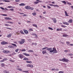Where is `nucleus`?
<instances>
[{"label": "nucleus", "instance_id": "obj_2", "mask_svg": "<svg viewBox=\"0 0 73 73\" xmlns=\"http://www.w3.org/2000/svg\"><path fill=\"white\" fill-rule=\"evenodd\" d=\"M25 42V39H23L19 41V43L20 44H23Z\"/></svg>", "mask_w": 73, "mask_h": 73}, {"label": "nucleus", "instance_id": "obj_25", "mask_svg": "<svg viewBox=\"0 0 73 73\" xmlns=\"http://www.w3.org/2000/svg\"><path fill=\"white\" fill-rule=\"evenodd\" d=\"M64 13L65 14V16H69V15L68 14V13L66 11H65Z\"/></svg>", "mask_w": 73, "mask_h": 73}, {"label": "nucleus", "instance_id": "obj_33", "mask_svg": "<svg viewBox=\"0 0 73 73\" xmlns=\"http://www.w3.org/2000/svg\"><path fill=\"white\" fill-rule=\"evenodd\" d=\"M4 25L5 26H6V27H9V26H10V25L8 24H5Z\"/></svg>", "mask_w": 73, "mask_h": 73}, {"label": "nucleus", "instance_id": "obj_21", "mask_svg": "<svg viewBox=\"0 0 73 73\" xmlns=\"http://www.w3.org/2000/svg\"><path fill=\"white\" fill-rule=\"evenodd\" d=\"M62 36V37H67L68 36V35L66 34H64Z\"/></svg>", "mask_w": 73, "mask_h": 73}, {"label": "nucleus", "instance_id": "obj_9", "mask_svg": "<svg viewBox=\"0 0 73 73\" xmlns=\"http://www.w3.org/2000/svg\"><path fill=\"white\" fill-rule=\"evenodd\" d=\"M4 19L5 20H12V19L10 18L9 17H6L4 18Z\"/></svg>", "mask_w": 73, "mask_h": 73}, {"label": "nucleus", "instance_id": "obj_16", "mask_svg": "<svg viewBox=\"0 0 73 73\" xmlns=\"http://www.w3.org/2000/svg\"><path fill=\"white\" fill-rule=\"evenodd\" d=\"M72 22H73V21H72V19H69V21H68V23H72Z\"/></svg>", "mask_w": 73, "mask_h": 73}, {"label": "nucleus", "instance_id": "obj_18", "mask_svg": "<svg viewBox=\"0 0 73 73\" xmlns=\"http://www.w3.org/2000/svg\"><path fill=\"white\" fill-rule=\"evenodd\" d=\"M62 29L60 28V29H57L56 31H62Z\"/></svg>", "mask_w": 73, "mask_h": 73}, {"label": "nucleus", "instance_id": "obj_19", "mask_svg": "<svg viewBox=\"0 0 73 73\" xmlns=\"http://www.w3.org/2000/svg\"><path fill=\"white\" fill-rule=\"evenodd\" d=\"M0 8L2 10H8V9H7L6 8H5L4 9V8L3 7H0Z\"/></svg>", "mask_w": 73, "mask_h": 73}, {"label": "nucleus", "instance_id": "obj_38", "mask_svg": "<svg viewBox=\"0 0 73 73\" xmlns=\"http://www.w3.org/2000/svg\"><path fill=\"white\" fill-rule=\"evenodd\" d=\"M61 27H62V28H65V27H66V26H65L64 25H61Z\"/></svg>", "mask_w": 73, "mask_h": 73}, {"label": "nucleus", "instance_id": "obj_59", "mask_svg": "<svg viewBox=\"0 0 73 73\" xmlns=\"http://www.w3.org/2000/svg\"><path fill=\"white\" fill-rule=\"evenodd\" d=\"M4 60H1L0 61V62H4Z\"/></svg>", "mask_w": 73, "mask_h": 73}, {"label": "nucleus", "instance_id": "obj_62", "mask_svg": "<svg viewBox=\"0 0 73 73\" xmlns=\"http://www.w3.org/2000/svg\"><path fill=\"white\" fill-rule=\"evenodd\" d=\"M67 4H68L69 5H71V3H70L69 2H68Z\"/></svg>", "mask_w": 73, "mask_h": 73}, {"label": "nucleus", "instance_id": "obj_17", "mask_svg": "<svg viewBox=\"0 0 73 73\" xmlns=\"http://www.w3.org/2000/svg\"><path fill=\"white\" fill-rule=\"evenodd\" d=\"M11 36H12V34H9L7 36V37H8V38H9L10 37H11Z\"/></svg>", "mask_w": 73, "mask_h": 73}, {"label": "nucleus", "instance_id": "obj_20", "mask_svg": "<svg viewBox=\"0 0 73 73\" xmlns=\"http://www.w3.org/2000/svg\"><path fill=\"white\" fill-rule=\"evenodd\" d=\"M20 6H24L25 5V4L24 3H22L19 4Z\"/></svg>", "mask_w": 73, "mask_h": 73}, {"label": "nucleus", "instance_id": "obj_24", "mask_svg": "<svg viewBox=\"0 0 73 73\" xmlns=\"http://www.w3.org/2000/svg\"><path fill=\"white\" fill-rule=\"evenodd\" d=\"M61 2L63 3V4H64L65 5H66V2H65V1H61Z\"/></svg>", "mask_w": 73, "mask_h": 73}, {"label": "nucleus", "instance_id": "obj_12", "mask_svg": "<svg viewBox=\"0 0 73 73\" xmlns=\"http://www.w3.org/2000/svg\"><path fill=\"white\" fill-rule=\"evenodd\" d=\"M56 50V48H53V50L50 51L49 52H50V53H52V52H54Z\"/></svg>", "mask_w": 73, "mask_h": 73}, {"label": "nucleus", "instance_id": "obj_45", "mask_svg": "<svg viewBox=\"0 0 73 73\" xmlns=\"http://www.w3.org/2000/svg\"><path fill=\"white\" fill-rule=\"evenodd\" d=\"M8 48H12V46H8Z\"/></svg>", "mask_w": 73, "mask_h": 73}, {"label": "nucleus", "instance_id": "obj_49", "mask_svg": "<svg viewBox=\"0 0 73 73\" xmlns=\"http://www.w3.org/2000/svg\"><path fill=\"white\" fill-rule=\"evenodd\" d=\"M2 16H7V15L6 14H2L1 15Z\"/></svg>", "mask_w": 73, "mask_h": 73}, {"label": "nucleus", "instance_id": "obj_55", "mask_svg": "<svg viewBox=\"0 0 73 73\" xmlns=\"http://www.w3.org/2000/svg\"><path fill=\"white\" fill-rule=\"evenodd\" d=\"M20 1V0H15V1H16V2H19Z\"/></svg>", "mask_w": 73, "mask_h": 73}, {"label": "nucleus", "instance_id": "obj_32", "mask_svg": "<svg viewBox=\"0 0 73 73\" xmlns=\"http://www.w3.org/2000/svg\"><path fill=\"white\" fill-rule=\"evenodd\" d=\"M19 49L18 48H17V49H16L15 50V52L17 53V52H18V51H19Z\"/></svg>", "mask_w": 73, "mask_h": 73}, {"label": "nucleus", "instance_id": "obj_22", "mask_svg": "<svg viewBox=\"0 0 73 73\" xmlns=\"http://www.w3.org/2000/svg\"><path fill=\"white\" fill-rule=\"evenodd\" d=\"M47 50H48L49 51H50V50H52V48H48L47 49Z\"/></svg>", "mask_w": 73, "mask_h": 73}, {"label": "nucleus", "instance_id": "obj_61", "mask_svg": "<svg viewBox=\"0 0 73 73\" xmlns=\"http://www.w3.org/2000/svg\"><path fill=\"white\" fill-rule=\"evenodd\" d=\"M64 52H68V51L67 50H65L64 51Z\"/></svg>", "mask_w": 73, "mask_h": 73}, {"label": "nucleus", "instance_id": "obj_28", "mask_svg": "<svg viewBox=\"0 0 73 73\" xmlns=\"http://www.w3.org/2000/svg\"><path fill=\"white\" fill-rule=\"evenodd\" d=\"M1 66H2V67H4V66H5V64H4V63H1Z\"/></svg>", "mask_w": 73, "mask_h": 73}, {"label": "nucleus", "instance_id": "obj_11", "mask_svg": "<svg viewBox=\"0 0 73 73\" xmlns=\"http://www.w3.org/2000/svg\"><path fill=\"white\" fill-rule=\"evenodd\" d=\"M25 8L26 9H31V7L30 6H26Z\"/></svg>", "mask_w": 73, "mask_h": 73}, {"label": "nucleus", "instance_id": "obj_60", "mask_svg": "<svg viewBox=\"0 0 73 73\" xmlns=\"http://www.w3.org/2000/svg\"><path fill=\"white\" fill-rule=\"evenodd\" d=\"M52 70H55L56 71V69L55 68H52Z\"/></svg>", "mask_w": 73, "mask_h": 73}, {"label": "nucleus", "instance_id": "obj_7", "mask_svg": "<svg viewBox=\"0 0 73 73\" xmlns=\"http://www.w3.org/2000/svg\"><path fill=\"white\" fill-rule=\"evenodd\" d=\"M49 5L50 6H53L54 7H58V8L59 7V6L57 5H54L53 4H50Z\"/></svg>", "mask_w": 73, "mask_h": 73}, {"label": "nucleus", "instance_id": "obj_50", "mask_svg": "<svg viewBox=\"0 0 73 73\" xmlns=\"http://www.w3.org/2000/svg\"><path fill=\"white\" fill-rule=\"evenodd\" d=\"M34 8H33V7H30V9H31V10H33V9H34Z\"/></svg>", "mask_w": 73, "mask_h": 73}, {"label": "nucleus", "instance_id": "obj_47", "mask_svg": "<svg viewBox=\"0 0 73 73\" xmlns=\"http://www.w3.org/2000/svg\"><path fill=\"white\" fill-rule=\"evenodd\" d=\"M57 50H55V51H54V52H53V53H57Z\"/></svg>", "mask_w": 73, "mask_h": 73}, {"label": "nucleus", "instance_id": "obj_14", "mask_svg": "<svg viewBox=\"0 0 73 73\" xmlns=\"http://www.w3.org/2000/svg\"><path fill=\"white\" fill-rule=\"evenodd\" d=\"M63 24L65 25H69V24L68 23V22H63Z\"/></svg>", "mask_w": 73, "mask_h": 73}, {"label": "nucleus", "instance_id": "obj_36", "mask_svg": "<svg viewBox=\"0 0 73 73\" xmlns=\"http://www.w3.org/2000/svg\"><path fill=\"white\" fill-rule=\"evenodd\" d=\"M48 28L49 29H50V30H51V31H53V28L50 27H48Z\"/></svg>", "mask_w": 73, "mask_h": 73}, {"label": "nucleus", "instance_id": "obj_27", "mask_svg": "<svg viewBox=\"0 0 73 73\" xmlns=\"http://www.w3.org/2000/svg\"><path fill=\"white\" fill-rule=\"evenodd\" d=\"M29 31L30 32H33V29H32V28H31L29 29Z\"/></svg>", "mask_w": 73, "mask_h": 73}, {"label": "nucleus", "instance_id": "obj_35", "mask_svg": "<svg viewBox=\"0 0 73 73\" xmlns=\"http://www.w3.org/2000/svg\"><path fill=\"white\" fill-rule=\"evenodd\" d=\"M23 60H28L29 59L27 58H25L23 59Z\"/></svg>", "mask_w": 73, "mask_h": 73}, {"label": "nucleus", "instance_id": "obj_8", "mask_svg": "<svg viewBox=\"0 0 73 73\" xmlns=\"http://www.w3.org/2000/svg\"><path fill=\"white\" fill-rule=\"evenodd\" d=\"M23 31L24 32L26 35H27V34H28V33H29V32H28V31L26 30H25L24 29L23 30Z\"/></svg>", "mask_w": 73, "mask_h": 73}, {"label": "nucleus", "instance_id": "obj_15", "mask_svg": "<svg viewBox=\"0 0 73 73\" xmlns=\"http://www.w3.org/2000/svg\"><path fill=\"white\" fill-rule=\"evenodd\" d=\"M46 51L45 50H44L42 51V53L43 54H45L46 53Z\"/></svg>", "mask_w": 73, "mask_h": 73}, {"label": "nucleus", "instance_id": "obj_64", "mask_svg": "<svg viewBox=\"0 0 73 73\" xmlns=\"http://www.w3.org/2000/svg\"><path fill=\"white\" fill-rule=\"evenodd\" d=\"M30 65V64H28L27 65V67H29Z\"/></svg>", "mask_w": 73, "mask_h": 73}, {"label": "nucleus", "instance_id": "obj_10", "mask_svg": "<svg viewBox=\"0 0 73 73\" xmlns=\"http://www.w3.org/2000/svg\"><path fill=\"white\" fill-rule=\"evenodd\" d=\"M18 56L20 58L22 59L23 58V55H22L21 54H20L18 55Z\"/></svg>", "mask_w": 73, "mask_h": 73}, {"label": "nucleus", "instance_id": "obj_23", "mask_svg": "<svg viewBox=\"0 0 73 73\" xmlns=\"http://www.w3.org/2000/svg\"><path fill=\"white\" fill-rule=\"evenodd\" d=\"M6 23H7L8 24H13V22L9 21L6 22Z\"/></svg>", "mask_w": 73, "mask_h": 73}, {"label": "nucleus", "instance_id": "obj_56", "mask_svg": "<svg viewBox=\"0 0 73 73\" xmlns=\"http://www.w3.org/2000/svg\"><path fill=\"white\" fill-rule=\"evenodd\" d=\"M32 62L31 61H29V64H32Z\"/></svg>", "mask_w": 73, "mask_h": 73}, {"label": "nucleus", "instance_id": "obj_1", "mask_svg": "<svg viewBox=\"0 0 73 73\" xmlns=\"http://www.w3.org/2000/svg\"><path fill=\"white\" fill-rule=\"evenodd\" d=\"M59 61H63V62H69V60H68L67 59H66L65 58H64L62 59H59Z\"/></svg>", "mask_w": 73, "mask_h": 73}, {"label": "nucleus", "instance_id": "obj_57", "mask_svg": "<svg viewBox=\"0 0 73 73\" xmlns=\"http://www.w3.org/2000/svg\"><path fill=\"white\" fill-rule=\"evenodd\" d=\"M6 29H9V30H12V29L11 28H8L7 27H6Z\"/></svg>", "mask_w": 73, "mask_h": 73}, {"label": "nucleus", "instance_id": "obj_43", "mask_svg": "<svg viewBox=\"0 0 73 73\" xmlns=\"http://www.w3.org/2000/svg\"><path fill=\"white\" fill-rule=\"evenodd\" d=\"M2 1H5V2H9L10 1H9L6 0H3Z\"/></svg>", "mask_w": 73, "mask_h": 73}, {"label": "nucleus", "instance_id": "obj_37", "mask_svg": "<svg viewBox=\"0 0 73 73\" xmlns=\"http://www.w3.org/2000/svg\"><path fill=\"white\" fill-rule=\"evenodd\" d=\"M29 70L28 71H23V72H25V73H29V72H28Z\"/></svg>", "mask_w": 73, "mask_h": 73}, {"label": "nucleus", "instance_id": "obj_39", "mask_svg": "<svg viewBox=\"0 0 73 73\" xmlns=\"http://www.w3.org/2000/svg\"><path fill=\"white\" fill-rule=\"evenodd\" d=\"M17 70H19V71H22V69L20 68H17Z\"/></svg>", "mask_w": 73, "mask_h": 73}, {"label": "nucleus", "instance_id": "obj_30", "mask_svg": "<svg viewBox=\"0 0 73 73\" xmlns=\"http://www.w3.org/2000/svg\"><path fill=\"white\" fill-rule=\"evenodd\" d=\"M32 34H33V35H34V36H35L36 37H37V35H36V34L35 33H33Z\"/></svg>", "mask_w": 73, "mask_h": 73}, {"label": "nucleus", "instance_id": "obj_42", "mask_svg": "<svg viewBox=\"0 0 73 73\" xmlns=\"http://www.w3.org/2000/svg\"><path fill=\"white\" fill-rule=\"evenodd\" d=\"M48 48V47H44L42 48V50H44L45 49H46Z\"/></svg>", "mask_w": 73, "mask_h": 73}, {"label": "nucleus", "instance_id": "obj_13", "mask_svg": "<svg viewBox=\"0 0 73 73\" xmlns=\"http://www.w3.org/2000/svg\"><path fill=\"white\" fill-rule=\"evenodd\" d=\"M23 55H25V56H30V55L29 54H27L26 53H23Z\"/></svg>", "mask_w": 73, "mask_h": 73}, {"label": "nucleus", "instance_id": "obj_54", "mask_svg": "<svg viewBox=\"0 0 73 73\" xmlns=\"http://www.w3.org/2000/svg\"><path fill=\"white\" fill-rule=\"evenodd\" d=\"M69 56H73V54H69Z\"/></svg>", "mask_w": 73, "mask_h": 73}, {"label": "nucleus", "instance_id": "obj_34", "mask_svg": "<svg viewBox=\"0 0 73 73\" xmlns=\"http://www.w3.org/2000/svg\"><path fill=\"white\" fill-rule=\"evenodd\" d=\"M21 52H25L26 50L25 49H22L21 50Z\"/></svg>", "mask_w": 73, "mask_h": 73}, {"label": "nucleus", "instance_id": "obj_31", "mask_svg": "<svg viewBox=\"0 0 73 73\" xmlns=\"http://www.w3.org/2000/svg\"><path fill=\"white\" fill-rule=\"evenodd\" d=\"M28 52H33V51L32 50H29L28 51Z\"/></svg>", "mask_w": 73, "mask_h": 73}, {"label": "nucleus", "instance_id": "obj_29", "mask_svg": "<svg viewBox=\"0 0 73 73\" xmlns=\"http://www.w3.org/2000/svg\"><path fill=\"white\" fill-rule=\"evenodd\" d=\"M11 44L12 45H13V46H15V47H16H16H17V45H16V44H15L12 43Z\"/></svg>", "mask_w": 73, "mask_h": 73}, {"label": "nucleus", "instance_id": "obj_40", "mask_svg": "<svg viewBox=\"0 0 73 73\" xmlns=\"http://www.w3.org/2000/svg\"><path fill=\"white\" fill-rule=\"evenodd\" d=\"M32 15L33 16H35V15H36V13H32Z\"/></svg>", "mask_w": 73, "mask_h": 73}, {"label": "nucleus", "instance_id": "obj_3", "mask_svg": "<svg viewBox=\"0 0 73 73\" xmlns=\"http://www.w3.org/2000/svg\"><path fill=\"white\" fill-rule=\"evenodd\" d=\"M41 1H39V0H36V1L34 2V3L35 4H38L39 3H41Z\"/></svg>", "mask_w": 73, "mask_h": 73}, {"label": "nucleus", "instance_id": "obj_63", "mask_svg": "<svg viewBox=\"0 0 73 73\" xmlns=\"http://www.w3.org/2000/svg\"><path fill=\"white\" fill-rule=\"evenodd\" d=\"M59 70L58 68L55 69V71H58Z\"/></svg>", "mask_w": 73, "mask_h": 73}, {"label": "nucleus", "instance_id": "obj_5", "mask_svg": "<svg viewBox=\"0 0 73 73\" xmlns=\"http://www.w3.org/2000/svg\"><path fill=\"white\" fill-rule=\"evenodd\" d=\"M8 42H5V41H3L1 42V44L2 45H5V44H7Z\"/></svg>", "mask_w": 73, "mask_h": 73}, {"label": "nucleus", "instance_id": "obj_6", "mask_svg": "<svg viewBox=\"0 0 73 73\" xmlns=\"http://www.w3.org/2000/svg\"><path fill=\"white\" fill-rule=\"evenodd\" d=\"M52 20L53 21L54 23H57V20H56L55 18H52Z\"/></svg>", "mask_w": 73, "mask_h": 73}, {"label": "nucleus", "instance_id": "obj_48", "mask_svg": "<svg viewBox=\"0 0 73 73\" xmlns=\"http://www.w3.org/2000/svg\"><path fill=\"white\" fill-rule=\"evenodd\" d=\"M8 7L9 8H15V7H12V6H8Z\"/></svg>", "mask_w": 73, "mask_h": 73}, {"label": "nucleus", "instance_id": "obj_46", "mask_svg": "<svg viewBox=\"0 0 73 73\" xmlns=\"http://www.w3.org/2000/svg\"><path fill=\"white\" fill-rule=\"evenodd\" d=\"M30 68H33V65L32 64H30Z\"/></svg>", "mask_w": 73, "mask_h": 73}, {"label": "nucleus", "instance_id": "obj_58", "mask_svg": "<svg viewBox=\"0 0 73 73\" xmlns=\"http://www.w3.org/2000/svg\"><path fill=\"white\" fill-rule=\"evenodd\" d=\"M9 61H10L11 62H14V61L13 60H9Z\"/></svg>", "mask_w": 73, "mask_h": 73}, {"label": "nucleus", "instance_id": "obj_41", "mask_svg": "<svg viewBox=\"0 0 73 73\" xmlns=\"http://www.w3.org/2000/svg\"><path fill=\"white\" fill-rule=\"evenodd\" d=\"M33 25L34 27H36V28H37V26L36 25L33 24Z\"/></svg>", "mask_w": 73, "mask_h": 73}, {"label": "nucleus", "instance_id": "obj_44", "mask_svg": "<svg viewBox=\"0 0 73 73\" xmlns=\"http://www.w3.org/2000/svg\"><path fill=\"white\" fill-rule=\"evenodd\" d=\"M3 60H4V61H6L7 60H8V59L6 58H4L3 59Z\"/></svg>", "mask_w": 73, "mask_h": 73}, {"label": "nucleus", "instance_id": "obj_52", "mask_svg": "<svg viewBox=\"0 0 73 73\" xmlns=\"http://www.w3.org/2000/svg\"><path fill=\"white\" fill-rule=\"evenodd\" d=\"M47 7L48 8H49L50 9L51 8V7H50L49 6L47 5Z\"/></svg>", "mask_w": 73, "mask_h": 73}, {"label": "nucleus", "instance_id": "obj_53", "mask_svg": "<svg viewBox=\"0 0 73 73\" xmlns=\"http://www.w3.org/2000/svg\"><path fill=\"white\" fill-rule=\"evenodd\" d=\"M58 73H64V72L62 71H59Z\"/></svg>", "mask_w": 73, "mask_h": 73}, {"label": "nucleus", "instance_id": "obj_26", "mask_svg": "<svg viewBox=\"0 0 73 73\" xmlns=\"http://www.w3.org/2000/svg\"><path fill=\"white\" fill-rule=\"evenodd\" d=\"M20 33H21V34H22V35L24 34V32L22 30H21L20 31Z\"/></svg>", "mask_w": 73, "mask_h": 73}, {"label": "nucleus", "instance_id": "obj_4", "mask_svg": "<svg viewBox=\"0 0 73 73\" xmlns=\"http://www.w3.org/2000/svg\"><path fill=\"white\" fill-rule=\"evenodd\" d=\"M3 53H6V54H8L9 53H10V51L7 50H4L3 51Z\"/></svg>", "mask_w": 73, "mask_h": 73}, {"label": "nucleus", "instance_id": "obj_51", "mask_svg": "<svg viewBox=\"0 0 73 73\" xmlns=\"http://www.w3.org/2000/svg\"><path fill=\"white\" fill-rule=\"evenodd\" d=\"M66 43L67 45H69L70 44V42H67Z\"/></svg>", "mask_w": 73, "mask_h": 73}]
</instances>
